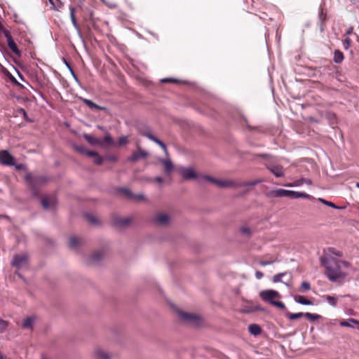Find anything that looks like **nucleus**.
Returning a JSON list of instances; mask_svg holds the SVG:
<instances>
[{
  "label": "nucleus",
  "instance_id": "nucleus-1",
  "mask_svg": "<svg viewBox=\"0 0 359 359\" xmlns=\"http://www.w3.org/2000/svg\"><path fill=\"white\" fill-rule=\"evenodd\" d=\"M320 263L325 269V274L331 282L341 283L348 273L344 271V268H349L351 264L345 260H341L331 255H324L320 257Z\"/></svg>",
  "mask_w": 359,
  "mask_h": 359
},
{
  "label": "nucleus",
  "instance_id": "nucleus-2",
  "mask_svg": "<svg viewBox=\"0 0 359 359\" xmlns=\"http://www.w3.org/2000/svg\"><path fill=\"white\" fill-rule=\"evenodd\" d=\"M177 316L179 319L184 323L196 327L198 326L201 323L200 317L194 313H187L182 311H177Z\"/></svg>",
  "mask_w": 359,
  "mask_h": 359
},
{
  "label": "nucleus",
  "instance_id": "nucleus-3",
  "mask_svg": "<svg viewBox=\"0 0 359 359\" xmlns=\"http://www.w3.org/2000/svg\"><path fill=\"white\" fill-rule=\"evenodd\" d=\"M25 179L28 182L34 195L37 194L38 187L47 181V178L45 176H32V175H27Z\"/></svg>",
  "mask_w": 359,
  "mask_h": 359
},
{
  "label": "nucleus",
  "instance_id": "nucleus-4",
  "mask_svg": "<svg viewBox=\"0 0 359 359\" xmlns=\"http://www.w3.org/2000/svg\"><path fill=\"white\" fill-rule=\"evenodd\" d=\"M137 150L134 151L130 156H129L127 159L129 162H137L141 159L147 158L149 156V153L141 149L139 145H137Z\"/></svg>",
  "mask_w": 359,
  "mask_h": 359
},
{
  "label": "nucleus",
  "instance_id": "nucleus-5",
  "mask_svg": "<svg viewBox=\"0 0 359 359\" xmlns=\"http://www.w3.org/2000/svg\"><path fill=\"white\" fill-rule=\"evenodd\" d=\"M259 297L264 302H269L271 304V302H275L273 300L274 298L280 297V294L276 290H266L260 292Z\"/></svg>",
  "mask_w": 359,
  "mask_h": 359
},
{
  "label": "nucleus",
  "instance_id": "nucleus-6",
  "mask_svg": "<svg viewBox=\"0 0 359 359\" xmlns=\"http://www.w3.org/2000/svg\"><path fill=\"white\" fill-rule=\"evenodd\" d=\"M296 191L291 190H285L283 189H278L270 192L271 197H288L290 198H295Z\"/></svg>",
  "mask_w": 359,
  "mask_h": 359
},
{
  "label": "nucleus",
  "instance_id": "nucleus-7",
  "mask_svg": "<svg viewBox=\"0 0 359 359\" xmlns=\"http://www.w3.org/2000/svg\"><path fill=\"white\" fill-rule=\"evenodd\" d=\"M4 34L7 40L8 46L9 48L18 57L21 55V52L18 49L17 44L13 41L12 35L8 30H4Z\"/></svg>",
  "mask_w": 359,
  "mask_h": 359
},
{
  "label": "nucleus",
  "instance_id": "nucleus-8",
  "mask_svg": "<svg viewBox=\"0 0 359 359\" xmlns=\"http://www.w3.org/2000/svg\"><path fill=\"white\" fill-rule=\"evenodd\" d=\"M28 257L26 255H16L13 257L11 265L18 269H21L27 263Z\"/></svg>",
  "mask_w": 359,
  "mask_h": 359
},
{
  "label": "nucleus",
  "instance_id": "nucleus-9",
  "mask_svg": "<svg viewBox=\"0 0 359 359\" xmlns=\"http://www.w3.org/2000/svg\"><path fill=\"white\" fill-rule=\"evenodd\" d=\"M93 354L95 359H115L116 357L115 354H110L100 347L95 348Z\"/></svg>",
  "mask_w": 359,
  "mask_h": 359
},
{
  "label": "nucleus",
  "instance_id": "nucleus-10",
  "mask_svg": "<svg viewBox=\"0 0 359 359\" xmlns=\"http://www.w3.org/2000/svg\"><path fill=\"white\" fill-rule=\"evenodd\" d=\"M0 163L6 165H13L15 164L14 158L8 151H1Z\"/></svg>",
  "mask_w": 359,
  "mask_h": 359
},
{
  "label": "nucleus",
  "instance_id": "nucleus-11",
  "mask_svg": "<svg viewBox=\"0 0 359 359\" xmlns=\"http://www.w3.org/2000/svg\"><path fill=\"white\" fill-rule=\"evenodd\" d=\"M180 173L182 177L186 180L196 179L198 176L195 170L190 167L182 168L180 170Z\"/></svg>",
  "mask_w": 359,
  "mask_h": 359
},
{
  "label": "nucleus",
  "instance_id": "nucleus-12",
  "mask_svg": "<svg viewBox=\"0 0 359 359\" xmlns=\"http://www.w3.org/2000/svg\"><path fill=\"white\" fill-rule=\"evenodd\" d=\"M267 169L276 177H281L285 175L284 168L280 165L269 164L266 165Z\"/></svg>",
  "mask_w": 359,
  "mask_h": 359
},
{
  "label": "nucleus",
  "instance_id": "nucleus-13",
  "mask_svg": "<svg viewBox=\"0 0 359 359\" xmlns=\"http://www.w3.org/2000/svg\"><path fill=\"white\" fill-rule=\"evenodd\" d=\"M43 208L46 210L53 209L57 203V200L55 197H43L41 200Z\"/></svg>",
  "mask_w": 359,
  "mask_h": 359
},
{
  "label": "nucleus",
  "instance_id": "nucleus-14",
  "mask_svg": "<svg viewBox=\"0 0 359 359\" xmlns=\"http://www.w3.org/2000/svg\"><path fill=\"white\" fill-rule=\"evenodd\" d=\"M215 185L220 188H237L238 187L236 182L230 180H222L216 179Z\"/></svg>",
  "mask_w": 359,
  "mask_h": 359
},
{
  "label": "nucleus",
  "instance_id": "nucleus-15",
  "mask_svg": "<svg viewBox=\"0 0 359 359\" xmlns=\"http://www.w3.org/2000/svg\"><path fill=\"white\" fill-rule=\"evenodd\" d=\"M154 222L163 226L168 224L170 222V216L166 213H160L155 216Z\"/></svg>",
  "mask_w": 359,
  "mask_h": 359
},
{
  "label": "nucleus",
  "instance_id": "nucleus-16",
  "mask_svg": "<svg viewBox=\"0 0 359 359\" xmlns=\"http://www.w3.org/2000/svg\"><path fill=\"white\" fill-rule=\"evenodd\" d=\"M137 130H138V133L142 135V136H144L146 137H147L148 139H149L150 140L152 139V137L154 136L152 134V130L151 129L147 126H139L137 127Z\"/></svg>",
  "mask_w": 359,
  "mask_h": 359
},
{
  "label": "nucleus",
  "instance_id": "nucleus-17",
  "mask_svg": "<svg viewBox=\"0 0 359 359\" xmlns=\"http://www.w3.org/2000/svg\"><path fill=\"white\" fill-rule=\"evenodd\" d=\"M104 256V251L97 250L93 252L90 257V262L91 263H96L100 262Z\"/></svg>",
  "mask_w": 359,
  "mask_h": 359
},
{
  "label": "nucleus",
  "instance_id": "nucleus-18",
  "mask_svg": "<svg viewBox=\"0 0 359 359\" xmlns=\"http://www.w3.org/2000/svg\"><path fill=\"white\" fill-rule=\"evenodd\" d=\"M160 162L163 165L164 172L165 174L169 175L173 170V164L170 159H161Z\"/></svg>",
  "mask_w": 359,
  "mask_h": 359
},
{
  "label": "nucleus",
  "instance_id": "nucleus-19",
  "mask_svg": "<svg viewBox=\"0 0 359 359\" xmlns=\"http://www.w3.org/2000/svg\"><path fill=\"white\" fill-rule=\"evenodd\" d=\"M83 102L86 104L90 109H95V110H107V108L104 107H101L97 105V104L94 103L90 100L86 99V98H82L81 99Z\"/></svg>",
  "mask_w": 359,
  "mask_h": 359
},
{
  "label": "nucleus",
  "instance_id": "nucleus-20",
  "mask_svg": "<svg viewBox=\"0 0 359 359\" xmlns=\"http://www.w3.org/2000/svg\"><path fill=\"white\" fill-rule=\"evenodd\" d=\"M130 222H131V219L128 217H126V218L118 217V218L115 219L114 224H115V225H116L117 226H119V227H126L129 225Z\"/></svg>",
  "mask_w": 359,
  "mask_h": 359
},
{
  "label": "nucleus",
  "instance_id": "nucleus-21",
  "mask_svg": "<svg viewBox=\"0 0 359 359\" xmlns=\"http://www.w3.org/2000/svg\"><path fill=\"white\" fill-rule=\"evenodd\" d=\"M82 240L76 236H71L69 238V247L71 249H76L77 247L81 243Z\"/></svg>",
  "mask_w": 359,
  "mask_h": 359
},
{
  "label": "nucleus",
  "instance_id": "nucleus-22",
  "mask_svg": "<svg viewBox=\"0 0 359 359\" xmlns=\"http://www.w3.org/2000/svg\"><path fill=\"white\" fill-rule=\"evenodd\" d=\"M69 11H70V18H71L72 22L74 28L77 30V32H80V27L77 23L76 18L75 16L76 8L74 7L70 6Z\"/></svg>",
  "mask_w": 359,
  "mask_h": 359
},
{
  "label": "nucleus",
  "instance_id": "nucleus-23",
  "mask_svg": "<svg viewBox=\"0 0 359 359\" xmlns=\"http://www.w3.org/2000/svg\"><path fill=\"white\" fill-rule=\"evenodd\" d=\"M249 332L254 335L257 336L261 334L262 332V328L261 327L257 324H251L248 327Z\"/></svg>",
  "mask_w": 359,
  "mask_h": 359
},
{
  "label": "nucleus",
  "instance_id": "nucleus-24",
  "mask_svg": "<svg viewBox=\"0 0 359 359\" xmlns=\"http://www.w3.org/2000/svg\"><path fill=\"white\" fill-rule=\"evenodd\" d=\"M83 137L86 139V140L91 145L94 146V145H99V144H102V142L99 139H97L90 135L84 134Z\"/></svg>",
  "mask_w": 359,
  "mask_h": 359
},
{
  "label": "nucleus",
  "instance_id": "nucleus-25",
  "mask_svg": "<svg viewBox=\"0 0 359 359\" xmlns=\"http://www.w3.org/2000/svg\"><path fill=\"white\" fill-rule=\"evenodd\" d=\"M34 321L35 318L34 317H28L23 320L22 327L24 329H32Z\"/></svg>",
  "mask_w": 359,
  "mask_h": 359
},
{
  "label": "nucleus",
  "instance_id": "nucleus-26",
  "mask_svg": "<svg viewBox=\"0 0 359 359\" xmlns=\"http://www.w3.org/2000/svg\"><path fill=\"white\" fill-rule=\"evenodd\" d=\"M294 301L302 305H312L313 302L307 299H306L304 296L297 295L294 297Z\"/></svg>",
  "mask_w": 359,
  "mask_h": 359
},
{
  "label": "nucleus",
  "instance_id": "nucleus-27",
  "mask_svg": "<svg viewBox=\"0 0 359 359\" xmlns=\"http://www.w3.org/2000/svg\"><path fill=\"white\" fill-rule=\"evenodd\" d=\"M85 218L88 221V222H89L92 225L97 226V225L100 224V222H99L98 219L93 215H91L89 213L86 214Z\"/></svg>",
  "mask_w": 359,
  "mask_h": 359
},
{
  "label": "nucleus",
  "instance_id": "nucleus-28",
  "mask_svg": "<svg viewBox=\"0 0 359 359\" xmlns=\"http://www.w3.org/2000/svg\"><path fill=\"white\" fill-rule=\"evenodd\" d=\"M344 57L341 51L336 50L334 53V62L337 64H340L344 60Z\"/></svg>",
  "mask_w": 359,
  "mask_h": 359
},
{
  "label": "nucleus",
  "instance_id": "nucleus-29",
  "mask_svg": "<svg viewBox=\"0 0 359 359\" xmlns=\"http://www.w3.org/2000/svg\"><path fill=\"white\" fill-rule=\"evenodd\" d=\"M304 313H302V312L296 313H290V312L286 311L285 316L287 318H289L290 320H297V319H298L299 318H302V317L304 316Z\"/></svg>",
  "mask_w": 359,
  "mask_h": 359
},
{
  "label": "nucleus",
  "instance_id": "nucleus-30",
  "mask_svg": "<svg viewBox=\"0 0 359 359\" xmlns=\"http://www.w3.org/2000/svg\"><path fill=\"white\" fill-rule=\"evenodd\" d=\"M325 255H331L332 257L337 256L338 257H341L343 256L341 251L337 250L334 248H329Z\"/></svg>",
  "mask_w": 359,
  "mask_h": 359
},
{
  "label": "nucleus",
  "instance_id": "nucleus-31",
  "mask_svg": "<svg viewBox=\"0 0 359 359\" xmlns=\"http://www.w3.org/2000/svg\"><path fill=\"white\" fill-rule=\"evenodd\" d=\"M120 193L124 195L129 200H131L134 196V194L128 189L122 188L120 189Z\"/></svg>",
  "mask_w": 359,
  "mask_h": 359
},
{
  "label": "nucleus",
  "instance_id": "nucleus-32",
  "mask_svg": "<svg viewBox=\"0 0 359 359\" xmlns=\"http://www.w3.org/2000/svg\"><path fill=\"white\" fill-rule=\"evenodd\" d=\"M304 317H306L308 320L311 321H315L320 318H321V316L316 313H305Z\"/></svg>",
  "mask_w": 359,
  "mask_h": 359
},
{
  "label": "nucleus",
  "instance_id": "nucleus-33",
  "mask_svg": "<svg viewBox=\"0 0 359 359\" xmlns=\"http://www.w3.org/2000/svg\"><path fill=\"white\" fill-rule=\"evenodd\" d=\"M151 140L156 143L158 145H159L166 154H168L166 145L161 140H160L155 136H154Z\"/></svg>",
  "mask_w": 359,
  "mask_h": 359
},
{
  "label": "nucleus",
  "instance_id": "nucleus-34",
  "mask_svg": "<svg viewBox=\"0 0 359 359\" xmlns=\"http://www.w3.org/2000/svg\"><path fill=\"white\" fill-rule=\"evenodd\" d=\"M318 201L320 202H321L323 204H324L325 205H327L329 207H331L332 208H334V209H341L342 208L341 207L336 205L335 204H334L331 201H326V200H325L323 198H319Z\"/></svg>",
  "mask_w": 359,
  "mask_h": 359
},
{
  "label": "nucleus",
  "instance_id": "nucleus-35",
  "mask_svg": "<svg viewBox=\"0 0 359 359\" xmlns=\"http://www.w3.org/2000/svg\"><path fill=\"white\" fill-rule=\"evenodd\" d=\"M304 198L309 200H313L314 197L306 193L296 191L295 198Z\"/></svg>",
  "mask_w": 359,
  "mask_h": 359
},
{
  "label": "nucleus",
  "instance_id": "nucleus-36",
  "mask_svg": "<svg viewBox=\"0 0 359 359\" xmlns=\"http://www.w3.org/2000/svg\"><path fill=\"white\" fill-rule=\"evenodd\" d=\"M260 182H261V180H255V181L248 182H242V183H240V184L237 183V185H238L237 188L238 187H241L255 186V185H257V184H259Z\"/></svg>",
  "mask_w": 359,
  "mask_h": 359
},
{
  "label": "nucleus",
  "instance_id": "nucleus-37",
  "mask_svg": "<svg viewBox=\"0 0 359 359\" xmlns=\"http://www.w3.org/2000/svg\"><path fill=\"white\" fill-rule=\"evenodd\" d=\"M304 183H306L308 185H311L312 184V182L311 180L306 178H301L299 180L294 181V185H297V187L301 186Z\"/></svg>",
  "mask_w": 359,
  "mask_h": 359
},
{
  "label": "nucleus",
  "instance_id": "nucleus-38",
  "mask_svg": "<svg viewBox=\"0 0 359 359\" xmlns=\"http://www.w3.org/2000/svg\"><path fill=\"white\" fill-rule=\"evenodd\" d=\"M241 312L243 313H250L255 312L254 305H247L243 307Z\"/></svg>",
  "mask_w": 359,
  "mask_h": 359
},
{
  "label": "nucleus",
  "instance_id": "nucleus-39",
  "mask_svg": "<svg viewBox=\"0 0 359 359\" xmlns=\"http://www.w3.org/2000/svg\"><path fill=\"white\" fill-rule=\"evenodd\" d=\"M324 297L332 306H335L337 305V301L335 297L330 295H326Z\"/></svg>",
  "mask_w": 359,
  "mask_h": 359
},
{
  "label": "nucleus",
  "instance_id": "nucleus-40",
  "mask_svg": "<svg viewBox=\"0 0 359 359\" xmlns=\"http://www.w3.org/2000/svg\"><path fill=\"white\" fill-rule=\"evenodd\" d=\"M286 273H278V274H276L275 276H273V283H279V282H282L281 280V278L284 276H285Z\"/></svg>",
  "mask_w": 359,
  "mask_h": 359
},
{
  "label": "nucleus",
  "instance_id": "nucleus-41",
  "mask_svg": "<svg viewBox=\"0 0 359 359\" xmlns=\"http://www.w3.org/2000/svg\"><path fill=\"white\" fill-rule=\"evenodd\" d=\"M74 148L76 151H77L78 152L82 154H85L87 153V149H86L85 147L83 146H79V145H74Z\"/></svg>",
  "mask_w": 359,
  "mask_h": 359
},
{
  "label": "nucleus",
  "instance_id": "nucleus-42",
  "mask_svg": "<svg viewBox=\"0 0 359 359\" xmlns=\"http://www.w3.org/2000/svg\"><path fill=\"white\" fill-rule=\"evenodd\" d=\"M144 200V196L143 194H134V196L132 198L131 201H141Z\"/></svg>",
  "mask_w": 359,
  "mask_h": 359
},
{
  "label": "nucleus",
  "instance_id": "nucleus-43",
  "mask_svg": "<svg viewBox=\"0 0 359 359\" xmlns=\"http://www.w3.org/2000/svg\"><path fill=\"white\" fill-rule=\"evenodd\" d=\"M271 305L275 306L280 309L286 310V307L282 302H278V301L273 302H271Z\"/></svg>",
  "mask_w": 359,
  "mask_h": 359
},
{
  "label": "nucleus",
  "instance_id": "nucleus-44",
  "mask_svg": "<svg viewBox=\"0 0 359 359\" xmlns=\"http://www.w3.org/2000/svg\"><path fill=\"white\" fill-rule=\"evenodd\" d=\"M104 142L108 145H111L114 143L113 139L109 133L104 136Z\"/></svg>",
  "mask_w": 359,
  "mask_h": 359
},
{
  "label": "nucleus",
  "instance_id": "nucleus-45",
  "mask_svg": "<svg viewBox=\"0 0 359 359\" xmlns=\"http://www.w3.org/2000/svg\"><path fill=\"white\" fill-rule=\"evenodd\" d=\"M301 289L302 291H307L311 289V285L309 282L304 281L301 284Z\"/></svg>",
  "mask_w": 359,
  "mask_h": 359
},
{
  "label": "nucleus",
  "instance_id": "nucleus-46",
  "mask_svg": "<svg viewBox=\"0 0 359 359\" xmlns=\"http://www.w3.org/2000/svg\"><path fill=\"white\" fill-rule=\"evenodd\" d=\"M8 326V323L5 320H0V333L4 332Z\"/></svg>",
  "mask_w": 359,
  "mask_h": 359
},
{
  "label": "nucleus",
  "instance_id": "nucleus-47",
  "mask_svg": "<svg viewBox=\"0 0 359 359\" xmlns=\"http://www.w3.org/2000/svg\"><path fill=\"white\" fill-rule=\"evenodd\" d=\"M202 178L212 183L213 184H215V181H216V178H214L210 175H204L202 176Z\"/></svg>",
  "mask_w": 359,
  "mask_h": 359
},
{
  "label": "nucleus",
  "instance_id": "nucleus-48",
  "mask_svg": "<svg viewBox=\"0 0 359 359\" xmlns=\"http://www.w3.org/2000/svg\"><path fill=\"white\" fill-rule=\"evenodd\" d=\"M241 232L243 233V234H245V235H247V236H250L251 235V231L250 229L248 228V227H246V226H243L241 228Z\"/></svg>",
  "mask_w": 359,
  "mask_h": 359
},
{
  "label": "nucleus",
  "instance_id": "nucleus-49",
  "mask_svg": "<svg viewBox=\"0 0 359 359\" xmlns=\"http://www.w3.org/2000/svg\"><path fill=\"white\" fill-rule=\"evenodd\" d=\"M128 143V137L126 136H122L118 140V144L119 145H125Z\"/></svg>",
  "mask_w": 359,
  "mask_h": 359
},
{
  "label": "nucleus",
  "instance_id": "nucleus-50",
  "mask_svg": "<svg viewBox=\"0 0 359 359\" xmlns=\"http://www.w3.org/2000/svg\"><path fill=\"white\" fill-rule=\"evenodd\" d=\"M162 83H177L179 82L178 80L172 79V78H165L161 80Z\"/></svg>",
  "mask_w": 359,
  "mask_h": 359
},
{
  "label": "nucleus",
  "instance_id": "nucleus-51",
  "mask_svg": "<svg viewBox=\"0 0 359 359\" xmlns=\"http://www.w3.org/2000/svg\"><path fill=\"white\" fill-rule=\"evenodd\" d=\"M351 39L349 38H346L344 39V42H343V46H344V48L347 50L350 46H351Z\"/></svg>",
  "mask_w": 359,
  "mask_h": 359
},
{
  "label": "nucleus",
  "instance_id": "nucleus-52",
  "mask_svg": "<svg viewBox=\"0 0 359 359\" xmlns=\"http://www.w3.org/2000/svg\"><path fill=\"white\" fill-rule=\"evenodd\" d=\"M94 163L97 165H101L103 163V158L97 154V156L95 157Z\"/></svg>",
  "mask_w": 359,
  "mask_h": 359
},
{
  "label": "nucleus",
  "instance_id": "nucleus-53",
  "mask_svg": "<svg viewBox=\"0 0 359 359\" xmlns=\"http://www.w3.org/2000/svg\"><path fill=\"white\" fill-rule=\"evenodd\" d=\"M275 262V260H269V261H259V264L261 265V266H266V265H269V264H272Z\"/></svg>",
  "mask_w": 359,
  "mask_h": 359
},
{
  "label": "nucleus",
  "instance_id": "nucleus-54",
  "mask_svg": "<svg viewBox=\"0 0 359 359\" xmlns=\"http://www.w3.org/2000/svg\"><path fill=\"white\" fill-rule=\"evenodd\" d=\"M98 153L96 152V151H87V153L86 154V155L90 156V157H95L96 156H97Z\"/></svg>",
  "mask_w": 359,
  "mask_h": 359
},
{
  "label": "nucleus",
  "instance_id": "nucleus-55",
  "mask_svg": "<svg viewBox=\"0 0 359 359\" xmlns=\"http://www.w3.org/2000/svg\"><path fill=\"white\" fill-rule=\"evenodd\" d=\"M255 312V311H266V309L260 305H254Z\"/></svg>",
  "mask_w": 359,
  "mask_h": 359
},
{
  "label": "nucleus",
  "instance_id": "nucleus-56",
  "mask_svg": "<svg viewBox=\"0 0 359 359\" xmlns=\"http://www.w3.org/2000/svg\"><path fill=\"white\" fill-rule=\"evenodd\" d=\"M11 81H12V83H13V84H15V85H16V86H19V87H20V88H24V86H23L21 83H20L16 80V79H15V77H13V76H12V77H11Z\"/></svg>",
  "mask_w": 359,
  "mask_h": 359
},
{
  "label": "nucleus",
  "instance_id": "nucleus-57",
  "mask_svg": "<svg viewBox=\"0 0 359 359\" xmlns=\"http://www.w3.org/2000/svg\"><path fill=\"white\" fill-rule=\"evenodd\" d=\"M264 274L262 271H257L255 273V277L257 279L259 280L263 277Z\"/></svg>",
  "mask_w": 359,
  "mask_h": 359
},
{
  "label": "nucleus",
  "instance_id": "nucleus-58",
  "mask_svg": "<svg viewBox=\"0 0 359 359\" xmlns=\"http://www.w3.org/2000/svg\"><path fill=\"white\" fill-rule=\"evenodd\" d=\"M353 30V27H349V28L346 31L345 34H346V35H350L351 34H352Z\"/></svg>",
  "mask_w": 359,
  "mask_h": 359
},
{
  "label": "nucleus",
  "instance_id": "nucleus-59",
  "mask_svg": "<svg viewBox=\"0 0 359 359\" xmlns=\"http://www.w3.org/2000/svg\"><path fill=\"white\" fill-rule=\"evenodd\" d=\"M340 324H341V326H344V327H351V326L350 325V323L348 322H346V321L341 322Z\"/></svg>",
  "mask_w": 359,
  "mask_h": 359
},
{
  "label": "nucleus",
  "instance_id": "nucleus-60",
  "mask_svg": "<svg viewBox=\"0 0 359 359\" xmlns=\"http://www.w3.org/2000/svg\"><path fill=\"white\" fill-rule=\"evenodd\" d=\"M327 118L329 119H332V118H335V114H332V113H328L327 115Z\"/></svg>",
  "mask_w": 359,
  "mask_h": 359
},
{
  "label": "nucleus",
  "instance_id": "nucleus-61",
  "mask_svg": "<svg viewBox=\"0 0 359 359\" xmlns=\"http://www.w3.org/2000/svg\"><path fill=\"white\" fill-rule=\"evenodd\" d=\"M155 180L158 183H162L163 182V179L161 177H156Z\"/></svg>",
  "mask_w": 359,
  "mask_h": 359
},
{
  "label": "nucleus",
  "instance_id": "nucleus-62",
  "mask_svg": "<svg viewBox=\"0 0 359 359\" xmlns=\"http://www.w3.org/2000/svg\"><path fill=\"white\" fill-rule=\"evenodd\" d=\"M70 72H71V74H72V76L74 78V79H75L76 81H79V79H78L77 76H76V74H75V73H74V70H73V69H71V71H70Z\"/></svg>",
  "mask_w": 359,
  "mask_h": 359
},
{
  "label": "nucleus",
  "instance_id": "nucleus-63",
  "mask_svg": "<svg viewBox=\"0 0 359 359\" xmlns=\"http://www.w3.org/2000/svg\"><path fill=\"white\" fill-rule=\"evenodd\" d=\"M70 72H71V74H72V76L74 78V79H75L76 81H79V79H78L77 76H76V74H75V73H74V70H73V69H71V71H70Z\"/></svg>",
  "mask_w": 359,
  "mask_h": 359
},
{
  "label": "nucleus",
  "instance_id": "nucleus-64",
  "mask_svg": "<svg viewBox=\"0 0 359 359\" xmlns=\"http://www.w3.org/2000/svg\"><path fill=\"white\" fill-rule=\"evenodd\" d=\"M70 72H71V74H72V76L74 78V79H75L76 81H79V79H78L77 76H76V74H75V73H74V70H73V69H71V71H70Z\"/></svg>",
  "mask_w": 359,
  "mask_h": 359
}]
</instances>
